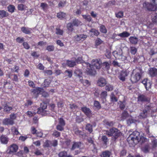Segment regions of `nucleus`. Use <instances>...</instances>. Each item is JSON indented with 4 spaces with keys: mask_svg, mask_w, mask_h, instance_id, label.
I'll return each mask as SVG.
<instances>
[{
    "mask_svg": "<svg viewBox=\"0 0 157 157\" xmlns=\"http://www.w3.org/2000/svg\"><path fill=\"white\" fill-rule=\"evenodd\" d=\"M102 140L104 144H107L108 140L106 136H103L102 137Z\"/></svg>",
    "mask_w": 157,
    "mask_h": 157,
    "instance_id": "48",
    "label": "nucleus"
},
{
    "mask_svg": "<svg viewBox=\"0 0 157 157\" xmlns=\"http://www.w3.org/2000/svg\"><path fill=\"white\" fill-rule=\"evenodd\" d=\"M81 145L80 142H75L74 143L72 147V149H74L76 148L79 147Z\"/></svg>",
    "mask_w": 157,
    "mask_h": 157,
    "instance_id": "40",
    "label": "nucleus"
},
{
    "mask_svg": "<svg viewBox=\"0 0 157 157\" xmlns=\"http://www.w3.org/2000/svg\"><path fill=\"white\" fill-rule=\"evenodd\" d=\"M106 81L104 78H101L98 80L97 85L100 87L104 86L106 84Z\"/></svg>",
    "mask_w": 157,
    "mask_h": 157,
    "instance_id": "13",
    "label": "nucleus"
},
{
    "mask_svg": "<svg viewBox=\"0 0 157 157\" xmlns=\"http://www.w3.org/2000/svg\"><path fill=\"white\" fill-rule=\"evenodd\" d=\"M102 41L99 38H97L95 41V44L96 45H99L102 43Z\"/></svg>",
    "mask_w": 157,
    "mask_h": 157,
    "instance_id": "61",
    "label": "nucleus"
},
{
    "mask_svg": "<svg viewBox=\"0 0 157 157\" xmlns=\"http://www.w3.org/2000/svg\"><path fill=\"white\" fill-rule=\"evenodd\" d=\"M142 73L141 70L136 69L134 70L132 72L131 80L132 83H134L138 81L141 77Z\"/></svg>",
    "mask_w": 157,
    "mask_h": 157,
    "instance_id": "4",
    "label": "nucleus"
},
{
    "mask_svg": "<svg viewBox=\"0 0 157 157\" xmlns=\"http://www.w3.org/2000/svg\"><path fill=\"white\" fill-rule=\"evenodd\" d=\"M26 113L29 117H32L35 115L36 113V112L29 111Z\"/></svg>",
    "mask_w": 157,
    "mask_h": 157,
    "instance_id": "44",
    "label": "nucleus"
},
{
    "mask_svg": "<svg viewBox=\"0 0 157 157\" xmlns=\"http://www.w3.org/2000/svg\"><path fill=\"white\" fill-rule=\"evenodd\" d=\"M51 146V141H46L44 144V147H48Z\"/></svg>",
    "mask_w": 157,
    "mask_h": 157,
    "instance_id": "56",
    "label": "nucleus"
},
{
    "mask_svg": "<svg viewBox=\"0 0 157 157\" xmlns=\"http://www.w3.org/2000/svg\"><path fill=\"white\" fill-rule=\"evenodd\" d=\"M76 62H74L72 61L67 60V64L70 67H72L75 66L76 63Z\"/></svg>",
    "mask_w": 157,
    "mask_h": 157,
    "instance_id": "32",
    "label": "nucleus"
},
{
    "mask_svg": "<svg viewBox=\"0 0 157 157\" xmlns=\"http://www.w3.org/2000/svg\"><path fill=\"white\" fill-rule=\"evenodd\" d=\"M40 7L42 8L43 10L44 11L47 9L48 5L46 3H41Z\"/></svg>",
    "mask_w": 157,
    "mask_h": 157,
    "instance_id": "50",
    "label": "nucleus"
},
{
    "mask_svg": "<svg viewBox=\"0 0 157 157\" xmlns=\"http://www.w3.org/2000/svg\"><path fill=\"white\" fill-rule=\"evenodd\" d=\"M81 110L88 117H91V111L89 108L86 107H83L81 108Z\"/></svg>",
    "mask_w": 157,
    "mask_h": 157,
    "instance_id": "12",
    "label": "nucleus"
},
{
    "mask_svg": "<svg viewBox=\"0 0 157 157\" xmlns=\"http://www.w3.org/2000/svg\"><path fill=\"white\" fill-rule=\"evenodd\" d=\"M152 17V21L153 23H155L157 21V14L155 15H153Z\"/></svg>",
    "mask_w": 157,
    "mask_h": 157,
    "instance_id": "47",
    "label": "nucleus"
},
{
    "mask_svg": "<svg viewBox=\"0 0 157 157\" xmlns=\"http://www.w3.org/2000/svg\"><path fill=\"white\" fill-rule=\"evenodd\" d=\"M130 35V34L124 31L123 32L121 33H120L117 35L116 34H113V38H114L115 37H116L117 36H119L121 37H128Z\"/></svg>",
    "mask_w": 157,
    "mask_h": 157,
    "instance_id": "15",
    "label": "nucleus"
},
{
    "mask_svg": "<svg viewBox=\"0 0 157 157\" xmlns=\"http://www.w3.org/2000/svg\"><path fill=\"white\" fill-rule=\"evenodd\" d=\"M63 31L59 28L56 29V33L58 35H62L63 34Z\"/></svg>",
    "mask_w": 157,
    "mask_h": 157,
    "instance_id": "54",
    "label": "nucleus"
},
{
    "mask_svg": "<svg viewBox=\"0 0 157 157\" xmlns=\"http://www.w3.org/2000/svg\"><path fill=\"white\" fill-rule=\"evenodd\" d=\"M113 86L109 84L105 86V90L108 91H111L113 90Z\"/></svg>",
    "mask_w": 157,
    "mask_h": 157,
    "instance_id": "42",
    "label": "nucleus"
},
{
    "mask_svg": "<svg viewBox=\"0 0 157 157\" xmlns=\"http://www.w3.org/2000/svg\"><path fill=\"white\" fill-rule=\"evenodd\" d=\"M67 152L65 151L61 152L59 154V157H64L67 155Z\"/></svg>",
    "mask_w": 157,
    "mask_h": 157,
    "instance_id": "49",
    "label": "nucleus"
},
{
    "mask_svg": "<svg viewBox=\"0 0 157 157\" xmlns=\"http://www.w3.org/2000/svg\"><path fill=\"white\" fill-rule=\"evenodd\" d=\"M76 62L78 63H82L84 66L86 67V71L89 75H94L96 74L95 69H99L100 68V65L101 62L100 59H94L92 60L91 62V65L88 63L83 62L82 59V57H78L76 59Z\"/></svg>",
    "mask_w": 157,
    "mask_h": 157,
    "instance_id": "1",
    "label": "nucleus"
},
{
    "mask_svg": "<svg viewBox=\"0 0 157 157\" xmlns=\"http://www.w3.org/2000/svg\"><path fill=\"white\" fill-rule=\"evenodd\" d=\"M75 76H76L77 78H79V81H81L82 82V72L80 70H76L75 71Z\"/></svg>",
    "mask_w": 157,
    "mask_h": 157,
    "instance_id": "18",
    "label": "nucleus"
},
{
    "mask_svg": "<svg viewBox=\"0 0 157 157\" xmlns=\"http://www.w3.org/2000/svg\"><path fill=\"white\" fill-rule=\"evenodd\" d=\"M82 78H82V79L81 80L82 82L81 81H80L81 83H82L83 85H84V86H86V85H90V83L88 80H85L84 81L83 80Z\"/></svg>",
    "mask_w": 157,
    "mask_h": 157,
    "instance_id": "52",
    "label": "nucleus"
},
{
    "mask_svg": "<svg viewBox=\"0 0 157 157\" xmlns=\"http://www.w3.org/2000/svg\"><path fill=\"white\" fill-rule=\"evenodd\" d=\"M82 17L83 18L89 21H90L91 20V18L89 15H82Z\"/></svg>",
    "mask_w": 157,
    "mask_h": 157,
    "instance_id": "57",
    "label": "nucleus"
},
{
    "mask_svg": "<svg viewBox=\"0 0 157 157\" xmlns=\"http://www.w3.org/2000/svg\"><path fill=\"white\" fill-rule=\"evenodd\" d=\"M149 74L151 77H154L157 75V69L152 68L149 70Z\"/></svg>",
    "mask_w": 157,
    "mask_h": 157,
    "instance_id": "19",
    "label": "nucleus"
},
{
    "mask_svg": "<svg viewBox=\"0 0 157 157\" xmlns=\"http://www.w3.org/2000/svg\"><path fill=\"white\" fill-rule=\"evenodd\" d=\"M12 109V108L11 107L7 105H6L4 107V110L5 112L7 113H10V111Z\"/></svg>",
    "mask_w": 157,
    "mask_h": 157,
    "instance_id": "28",
    "label": "nucleus"
},
{
    "mask_svg": "<svg viewBox=\"0 0 157 157\" xmlns=\"http://www.w3.org/2000/svg\"><path fill=\"white\" fill-rule=\"evenodd\" d=\"M94 105L96 108L98 109L101 108V105L98 101H94Z\"/></svg>",
    "mask_w": 157,
    "mask_h": 157,
    "instance_id": "41",
    "label": "nucleus"
},
{
    "mask_svg": "<svg viewBox=\"0 0 157 157\" xmlns=\"http://www.w3.org/2000/svg\"><path fill=\"white\" fill-rule=\"evenodd\" d=\"M106 134L109 136H114L115 138L121 134V132L117 128H114L110 129L109 131H107Z\"/></svg>",
    "mask_w": 157,
    "mask_h": 157,
    "instance_id": "7",
    "label": "nucleus"
},
{
    "mask_svg": "<svg viewBox=\"0 0 157 157\" xmlns=\"http://www.w3.org/2000/svg\"><path fill=\"white\" fill-rule=\"evenodd\" d=\"M23 45L24 48L28 49L29 48L30 46L28 43L26 42H24L23 43Z\"/></svg>",
    "mask_w": 157,
    "mask_h": 157,
    "instance_id": "63",
    "label": "nucleus"
},
{
    "mask_svg": "<svg viewBox=\"0 0 157 157\" xmlns=\"http://www.w3.org/2000/svg\"><path fill=\"white\" fill-rule=\"evenodd\" d=\"M110 153L109 151H105L102 153L101 155V157H109Z\"/></svg>",
    "mask_w": 157,
    "mask_h": 157,
    "instance_id": "35",
    "label": "nucleus"
},
{
    "mask_svg": "<svg viewBox=\"0 0 157 157\" xmlns=\"http://www.w3.org/2000/svg\"><path fill=\"white\" fill-rule=\"evenodd\" d=\"M87 36L84 34L77 35L74 37L75 40L77 41H82L84 40L87 37Z\"/></svg>",
    "mask_w": 157,
    "mask_h": 157,
    "instance_id": "14",
    "label": "nucleus"
},
{
    "mask_svg": "<svg viewBox=\"0 0 157 157\" xmlns=\"http://www.w3.org/2000/svg\"><path fill=\"white\" fill-rule=\"evenodd\" d=\"M59 124L63 126L65 125V121L62 118H60L59 119Z\"/></svg>",
    "mask_w": 157,
    "mask_h": 157,
    "instance_id": "55",
    "label": "nucleus"
},
{
    "mask_svg": "<svg viewBox=\"0 0 157 157\" xmlns=\"http://www.w3.org/2000/svg\"><path fill=\"white\" fill-rule=\"evenodd\" d=\"M125 101H123V102H122L121 101H120L118 102V103L120 108L121 109H124L125 107Z\"/></svg>",
    "mask_w": 157,
    "mask_h": 157,
    "instance_id": "45",
    "label": "nucleus"
},
{
    "mask_svg": "<svg viewBox=\"0 0 157 157\" xmlns=\"http://www.w3.org/2000/svg\"><path fill=\"white\" fill-rule=\"evenodd\" d=\"M92 126L90 124H88L86 126V129L90 132H91L93 131Z\"/></svg>",
    "mask_w": 157,
    "mask_h": 157,
    "instance_id": "39",
    "label": "nucleus"
},
{
    "mask_svg": "<svg viewBox=\"0 0 157 157\" xmlns=\"http://www.w3.org/2000/svg\"><path fill=\"white\" fill-rule=\"evenodd\" d=\"M90 33H94V34L96 36H98L99 34V32L95 29H93L90 31Z\"/></svg>",
    "mask_w": 157,
    "mask_h": 157,
    "instance_id": "51",
    "label": "nucleus"
},
{
    "mask_svg": "<svg viewBox=\"0 0 157 157\" xmlns=\"http://www.w3.org/2000/svg\"><path fill=\"white\" fill-rule=\"evenodd\" d=\"M111 101L113 102H115L117 101V98L115 97L114 94L112 93L110 96Z\"/></svg>",
    "mask_w": 157,
    "mask_h": 157,
    "instance_id": "31",
    "label": "nucleus"
},
{
    "mask_svg": "<svg viewBox=\"0 0 157 157\" xmlns=\"http://www.w3.org/2000/svg\"><path fill=\"white\" fill-rule=\"evenodd\" d=\"M113 54L115 58L118 59H124L125 58V56H122V50L121 49L113 52Z\"/></svg>",
    "mask_w": 157,
    "mask_h": 157,
    "instance_id": "9",
    "label": "nucleus"
},
{
    "mask_svg": "<svg viewBox=\"0 0 157 157\" xmlns=\"http://www.w3.org/2000/svg\"><path fill=\"white\" fill-rule=\"evenodd\" d=\"M123 15V13L122 12L120 11L119 12L117 13L116 14V16L117 18H121Z\"/></svg>",
    "mask_w": 157,
    "mask_h": 157,
    "instance_id": "59",
    "label": "nucleus"
},
{
    "mask_svg": "<svg viewBox=\"0 0 157 157\" xmlns=\"http://www.w3.org/2000/svg\"><path fill=\"white\" fill-rule=\"evenodd\" d=\"M9 14L4 10H0V18H2L8 16Z\"/></svg>",
    "mask_w": 157,
    "mask_h": 157,
    "instance_id": "22",
    "label": "nucleus"
},
{
    "mask_svg": "<svg viewBox=\"0 0 157 157\" xmlns=\"http://www.w3.org/2000/svg\"><path fill=\"white\" fill-rule=\"evenodd\" d=\"M145 109L143 112L140 113L139 116L137 117L138 118L137 120H134L132 119V117H130L129 119H128L127 120L128 124L129 125L132 123H135L136 122H139V119L145 118L147 117L148 113L147 112H149L150 110H151V111H153V112H154L152 109V108H150L148 105H146Z\"/></svg>",
    "mask_w": 157,
    "mask_h": 157,
    "instance_id": "3",
    "label": "nucleus"
},
{
    "mask_svg": "<svg viewBox=\"0 0 157 157\" xmlns=\"http://www.w3.org/2000/svg\"><path fill=\"white\" fill-rule=\"evenodd\" d=\"M31 29L28 28L22 27L21 28V31L25 34H29L31 33Z\"/></svg>",
    "mask_w": 157,
    "mask_h": 157,
    "instance_id": "23",
    "label": "nucleus"
},
{
    "mask_svg": "<svg viewBox=\"0 0 157 157\" xmlns=\"http://www.w3.org/2000/svg\"><path fill=\"white\" fill-rule=\"evenodd\" d=\"M127 140L129 143L133 145L136 144L139 142H144L147 141V139L143 136H141L139 132L135 131L130 135Z\"/></svg>",
    "mask_w": 157,
    "mask_h": 157,
    "instance_id": "2",
    "label": "nucleus"
},
{
    "mask_svg": "<svg viewBox=\"0 0 157 157\" xmlns=\"http://www.w3.org/2000/svg\"><path fill=\"white\" fill-rule=\"evenodd\" d=\"M130 48L131 53L133 55L135 54L137 52L136 48L134 47H131Z\"/></svg>",
    "mask_w": 157,
    "mask_h": 157,
    "instance_id": "46",
    "label": "nucleus"
},
{
    "mask_svg": "<svg viewBox=\"0 0 157 157\" xmlns=\"http://www.w3.org/2000/svg\"><path fill=\"white\" fill-rule=\"evenodd\" d=\"M100 30V31L102 33H106L107 32V30L105 27L103 25L101 26Z\"/></svg>",
    "mask_w": 157,
    "mask_h": 157,
    "instance_id": "43",
    "label": "nucleus"
},
{
    "mask_svg": "<svg viewBox=\"0 0 157 157\" xmlns=\"http://www.w3.org/2000/svg\"><path fill=\"white\" fill-rule=\"evenodd\" d=\"M66 14L63 12H59L57 14V17L60 19L64 18L66 17Z\"/></svg>",
    "mask_w": 157,
    "mask_h": 157,
    "instance_id": "26",
    "label": "nucleus"
},
{
    "mask_svg": "<svg viewBox=\"0 0 157 157\" xmlns=\"http://www.w3.org/2000/svg\"><path fill=\"white\" fill-rule=\"evenodd\" d=\"M18 146L15 144H13L10 146L8 148L7 152V153L11 154L16 152L18 150Z\"/></svg>",
    "mask_w": 157,
    "mask_h": 157,
    "instance_id": "10",
    "label": "nucleus"
},
{
    "mask_svg": "<svg viewBox=\"0 0 157 157\" xmlns=\"http://www.w3.org/2000/svg\"><path fill=\"white\" fill-rule=\"evenodd\" d=\"M47 107V105L46 104L41 103L40 107L38 109L37 111V113L43 116L47 115L48 114V112L45 110Z\"/></svg>",
    "mask_w": 157,
    "mask_h": 157,
    "instance_id": "8",
    "label": "nucleus"
},
{
    "mask_svg": "<svg viewBox=\"0 0 157 157\" xmlns=\"http://www.w3.org/2000/svg\"><path fill=\"white\" fill-rule=\"evenodd\" d=\"M104 123L107 126H112L113 124L114 123L112 121H108L106 120H105L104 121Z\"/></svg>",
    "mask_w": 157,
    "mask_h": 157,
    "instance_id": "34",
    "label": "nucleus"
},
{
    "mask_svg": "<svg viewBox=\"0 0 157 157\" xmlns=\"http://www.w3.org/2000/svg\"><path fill=\"white\" fill-rule=\"evenodd\" d=\"M9 141V138L4 136L2 135L0 137V141L3 144H6Z\"/></svg>",
    "mask_w": 157,
    "mask_h": 157,
    "instance_id": "17",
    "label": "nucleus"
},
{
    "mask_svg": "<svg viewBox=\"0 0 157 157\" xmlns=\"http://www.w3.org/2000/svg\"><path fill=\"white\" fill-rule=\"evenodd\" d=\"M11 131L14 135H17L19 133V132L17 129L14 127H12Z\"/></svg>",
    "mask_w": 157,
    "mask_h": 157,
    "instance_id": "36",
    "label": "nucleus"
},
{
    "mask_svg": "<svg viewBox=\"0 0 157 157\" xmlns=\"http://www.w3.org/2000/svg\"><path fill=\"white\" fill-rule=\"evenodd\" d=\"M147 79H144L142 81V83L144 85L146 90H148L151 87V84L150 82H147Z\"/></svg>",
    "mask_w": 157,
    "mask_h": 157,
    "instance_id": "20",
    "label": "nucleus"
},
{
    "mask_svg": "<svg viewBox=\"0 0 157 157\" xmlns=\"http://www.w3.org/2000/svg\"><path fill=\"white\" fill-rule=\"evenodd\" d=\"M75 133L80 136H82L84 134V132L82 131L79 130L78 128H75L74 129Z\"/></svg>",
    "mask_w": 157,
    "mask_h": 157,
    "instance_id": "25",
    "label": "nucleus"
},
{
    "mask_svg": "<svg viewBox=\"0 0 157 157\" xmlns=\"http://www.w3.org/2000/svg\"><path fill=\"white\" fill-rule=\"evenodd\" d=\"M74 26L72 23H68L67 25V28L68 31L70 32H72L73 30V27Z\"/></svg>",
    "mask_w": 157,
    "mask_h": 157,
    "instance_id": "24",
    "label": "nucleus"
},
{
    "mask_svg": "<svg viewBox=\"0 0 157 157\" xmlns=\"http://www.w3.org/2000/svg\"><path fill=\"white\" fill-rule=\"evenodd\" d=\"M152 146L153 148L157 146V140H154L152 142Z\"/></svg>",
    "mask_w": 157,
    "mask_h": 157,
    "instance_id": "64",
    "label": "nucleus"
},
{
    "mask_svg": "<svg viewBox=\"0 0 157 157\" xmlns=\"http://www.w3.org/2000/svg\"><path fill=\"white\" fill-rule=\"evenodd\" d=\"M63 126L61 125H60L59 124L56 126V129L57 130L60 131H62L63 130V126Z\"/></svg>",
    "mask_w": 157,
    "mask_h": 157,
    "instance_id": "60",
    "label": "nucleus"
},
{
    "mask_svg": "<svg viewBox=\"0 0 157 157\" xmlns=\"http://www.w3.org/2000/svg\"><path fill=\"white\" fill-rule=\"evenodd\" d=\"M32 92L33 96L35 98H36L39 94H41L42 96L44 97H48L49 95L48 93L44 91L43 89L40 87L33 90Z\"/></svg>",
    "mask_w": 157,
    "mask_h": 157,
    "instance_id": "5",
    "label": "nucleus"
},
{
    "mask_svg": "<svg viewBox=\"0 0 157 157\" xmlns=\"http://www.w3.org/2000/svg\"><path fill=\"white\" fill-rule=\"evenodd\" d=\"M53 135L56 137H57L60 136V133L57 131L55 130L54 131L53 134Z\"/></svg>",
    "mask_w": 157,
    "mask_h": 157,
    "instance_id": "62",
    "label": "nucleus"
},
{
    "mask_svg": "<svg viewBox=\"0 0 157 157\" xmlns=\"http://www.w3.org/2000/svg\"><path fill=\"white\" fill-rule=\"evenodd\" d=\"M3 124L5 125H12L14 124V121L9 118H6L3 120Z\"/></svg>",
    "mask_w": 157,
    "mask_h": 157,
    "instance_id": "16",
    "label": "nucleus"
},
{
    "mask_svg": "<svg viewBox=\"0 0 157 157\" xmlns=\"http://www.w3.org/2000/svg\"><path fill=\"white\" fill-rule=\"evenodd\" d=\"M8 11L10 13H12L14 12L15 9L14 6L12 5H10L7 7Z\"/></svg>",
    "mask_w": 157,
    "mask_h": 157,
    "instance_id": "30",
    "label": "nucleus"
},
{
    "mask_svg": "<svg viewBox=\"0 0 157 157\" xmlns=\"http://www.w3.org/2000/svg\"><path fill=\"white\" fill-rule=\"evenodd\" d=\"M25 6L22 4H20L18 5V9L19 10L22 11L24 10Z\"/></svg>",
    "mask_w": 157,
    "mask_h": 157,
    "instance_id": "58",
    "label": "nucleus"
},
{
    "mask_svg": "<svg viewBox=\"0 0 157 157\" xmlns=\"http://www.w3.org/2000/svg\"><path fill=\"white\" fill-rule=\"evenodd\" d=\"M51 82L50 80H48V79H46L44 80V82L42 84V86L43 87H48Z\"/></svg>",
    "mask_w": 157,
    "mask_h": 157,
    "instance_id": "33",
    "label": "nucleus"
},
{
    "mask_svg": "<svg viewBox=\"0 0 157 157\" xmlns=\"http://www.w3.org/2000/svg\"><path fill=\"white\" fill-rule=\"evenodd\" d=\"M102 66L104 69L107 70L109 68L110 64L107 62H105L102 63Z\"/></svg>",
    "mask_w": 157,
    "mask_h": 157,
    "instance_id": "29",
    "label": "nucleus"
},
{
    "mask_svg": "<svg viewBox=\"0 0 157 157\" xmlns=\"http://www.w3.org/2000/svg\"><path fill=\"white\" fill-rule=\"evenodd\" d=\"M129 73V71L128 70H123L121 71L119 76V78L122 81L125 80V78L128 76Z\"/></svg>",
    "mask_w": 157,
    "mask_h": 157,
    "instance_id": "11",
    "label": "nucleus"
},
{
    "mask_svg": "<svg viewBox=\"0 0 157 157\" xmlns=\"http://www.w3.org/2000/svg\"><path fill=\"white\" fill-rule=\"evenodd\" d=\"M138 101H145L147 100L146 98L143 95H140L138 98Z\"/></svg>",
    "mask_w": 157,
    "mask_h": 157,
    "instance_id": "38",
    "label": "nucleus"
},
{
    "mask_svg": "<svg viewBox=\"0 0 157 157\" xmlns=\"http://www.w3.org/2000/svg\"><path fill=\"white\" fill-rule=\"evenodd\" d=\"M130 43L132 44H136L138 41V39L136 37L132 36L129 38Z\"/></svg>",
    "mask_w": 157,
    "mask_h": 157,
    "instance_id": "21",
    "label": "nucleus"
},
{
    "mask_svg": "<svg viewBox=\"0 0 157 157\" xmlns=\"http://www.w3.org/2000/svg\"><path fill=\"white\" fill-rule=\"evenodd\" d=\"M150 148V147L149 145H147L145 147H143L142 148V151L144 152H147Z\"/></svg>",
    "mask_w": 157,
    "mask_h": 157,
    "instance_id": "53",
    "label": "nucleus"
},
{
    "mask_svg": "<svg viewBox=\"0 0 157 157\" xmlns=\"http://www.w3.org/2000/svg\"><path fill=\"white\" fill-rule=\"evenodd\" d=\"M72 23L73 25L75 26H78L82 25L81 22L77 19H75L73 20Z\"/></svg>",
    "mask_w": 157,
    "mask_h": 157,
    "instance_id": "27",
    "label": "nucleus"
},
{
    "mask_svg": "<svg viewBox=\"0 0 157 157\" xmlns=\"http://www.w3.org/2000/svg\"><path fill=\"white\" fill-rule=\"evenodd\" d=\"M154 4L149 3L148 2H145L144 3L143 7L149 11H154L156 9V5L157 4V0H152Z\"/></svg>",
    "mask_w": 157,
    "mask_h": 157,
    "instance_id": "6",
    "label": "nucleus"
},
{
    "mask_svg": "<svg viewBox=\"0 0 157 157\" xmlns=\"http://www.w3.org/2000/svg\"><path fill=\"white\" fill-rule=\"evenodd\" d=\"M107 95V92L106 91L102 92L100 94L101 98L103 99H105Z\"/></svg>",
    "mask_w": 157,
    "mask_h": 157,
    "instance_id": "37",
    "label": "nucleus"
}]
</instances>
